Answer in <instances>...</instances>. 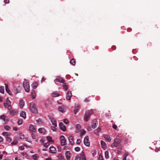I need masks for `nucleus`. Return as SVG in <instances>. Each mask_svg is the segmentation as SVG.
<instances>
[{
  "label": "nucleus",
  "instance_id": "nucleus-64",
  "mask_svg": "<svg viewBox=\"0 0 160 160\" xmlns=\"http://www.w3.org/2000/svg\"><path fill=\"white\" fill-rule=\"evenodd\" d=\"M89 100L88 98H86L84 99V101L85 102H89Z\"/></svg>",
  "mask_w": 160,
  "mask_h": 160
},
{
  "label": "nucleus",
  "instance_id": "nucleus-54",
  "mask_svg": "<svg viewBox=\"0 0 160 160\" xmlns=\"http://www.w3.org/2000/svg\"><path fill=\"white\" fill-rule=\"evenodd\" d=\"M129 153L128 152L126 153L124 155L123 158H127V157Z\"/></svg>",
  "mask_w": 160,
  "mask_h": 160
},
{
  "label": "nucleus",
  "instance_id": "nucleus-58",
  "mask_svg": "<svg viewBox=\"0 0 160 160\" xmlns=\"http://www.w3.org/2000/svg\"><path fill=\"white\" fill-rule=\"evenodd\" d=\"M80 156L82 157H83L85 156L84 153L83 152H82L80 154Z\"/></svg>",
  "mask_w": 160,
  "mask_h": 160
},
{
  "label": "nucleus",
  "instance_id": "nucleus-11",
  "mask_svg": "<svg viewBox=\"0 0 160 160\" xmlns=\"http://www.w3.org/2000/svg\"><path fill=\"white\" fill-rule=\"evenodd\" d=\"M59 126L60 129L62 131L65 132L66 131V127L64 125L62 122H60L59 123Z\"/></svg>",
  "mask_w": 160,
  "mask_h": 160
},
{
  "label": "nucleus",
  "instance_id": "nucleus-24",
  "mask_svg": "<svg viewBox=\"0 0 160 160\" xmlns=\"http://www.w3.org/2000/svg\"><path fill=\"white\" fill-rule=\"evenodd\" d=\"M101 143L102 146V148H103L104 149L106 148V145L105 142L104 141L101 140Z\"/></svg>",
  "mask_w": 160,
  "mask_h": 160
},
{
  "label": "nucleus",
  "instance_id": "nucleus-2",
  "mask_svg": "<svg viewBox=\"0 0 160 160\" xmlns=\"http://www.w3.org/2000/svg\"><path fill=\"white\" fill-rule=\"evenodd\" d=\"M92 110L87 111L85 114L84 117V120L85 122L88 121L89 119L90 116L92 114Z\"/></svg>",
  "mask_w": 160,
  "mask_h": 160
},
{
  "label": "nucleus",
  "instance_id": "nucleus-26",
  "mask_svg": "<svg viewBox=\"0 0 160 160\" xmlns=\"http://www.w3.org/2000/svg\"><path fill=\"white\" fill-rule=\"evenodd\" d=\"M71 153L69 151H67L66 152L65 154L67 158L68 159H70V155Z\"/></svg>",
  "mask_w": 160,
  "mask_h": 160
},
{
  "label": "nucleus",
  "instance_id": "nucleus-44",
  "mask_svg": "<svg viewBox=\"0 0 160 160\" xmlns=\"http://www.w3.org/2000/svg\"><path fill=\"white\" fill-rule=\"evenodd\" d=\"M21 155L22 156H25L26 158H27V157H28V155L26 152H22L21 153Z\"/></svg>",
  "mask_w": 160,
  "mask_h": 160
},
{
  "label": "nucleus",
  "instance_id": "nucleus-52",
  "mask_svg": "<svg viewBox=\"0 0 160 160\" xmlns=\"http://www.w3.org/2000/svg\"><path fill=\"white\" fill-rule=\"evenodd\" d=\"M76 128H77L79 129L80 128L81 126L79 124H77L76 125Z\"/></svg>",
  "mask_w": 160,
  "mask_h": 160
},
{
  "label": "nucleus",
  "instance_id": "nucleus-34",
  "mask_svg": "<svg viewBox=\"0 0 160 160\" xmlns=\"http://www.w3.org/2000/svg\"><path fill=\"white\" fill-rule=\"evenodd\" d=\"M0 92L2 94L4 93V88L2 86L0 87Z\"/></svg>",
  "mask_w": 160,
  "mask_h": 160
},
{
  "label": "nucleus",
  "instance_id": "nucleus-43",
  "mask_svg": "<svg viewBox=\"0 0 160 160\" xmlns=\"http://www.w3.org/2000/svg\"><path fill=\"white\" fill-rule=\"evenodd\" d=\"M6 141L8 142H10L12 141V139L10 137H7L6 138Z\"/></svg>",
  "mask_w": 160,
  "mask_h": 160
},
{
  "label": "nucleus",
  "instance_id": "nucleus-15",
  "mask_svg": "<svg viewBox=\"0 0 160 160\" xmlns=\"http://www.w3.org/2000/svg\"><path fill=\"white\" fill-rule=\"evenodd\" d=\"M73 137L72 136H70L69 137L68 140L70 144L72 145L74 144V142L73 141Z\"/></svg>",
  "mask_w": 160,
  "mask_h": 160
},
{
  "label": "nucleus",
  "instance_id": "nucleus-33",
  "mask_svg": "<svg viewBox=\"0 0 160 160\" xmlns=\"http://www.w3.org/2000/svg\"><path fill=\"white\" fill-rule=\"evenodd\" d=\"M32 158L34 160H37L36 159H37L38 158V155L35 154L32 156Z\"/></svg>",
  "mask_w": 160,
  "mask_h": 160
},
{
  "label": "nucleus",
  "instance_id": "nucleus-21",
  "mask_svg": "<svg viewBox=\"0 0 160 160\" xmlns=\"http://www.w3.org/2000/svg\"><path fill=\"white\" fill-rule=\"evenodd\" d=\"M101 128L98 127L94 131V133L97 135H98V133L101 132Z\"/></svg>",
  "mask_w": 160,
  "mask_h": 160
},
{
  "label": "nucleus",
  "instance_id": "nucleus-9",
  "mask_svg": "<svg viewBox=\"0 0 160 160\" xmlns=\"http://www.w3.org/2000/svg\"><path fill=\"white\" fill-rule=\"evenodd\" d=\"M98 125V122L97 119H94L92 122V127L93 129L95 128Z\"/></svg>",
  "mask_w": 160,
  "mask_h": 160
},
{
  "label": "nucleus",
  "instance_id": "nucleus-5",
  "mask_svg": "<svg viewBox=\"0 0 160 160\" xmlns=\"http://www.w3.org/2000/svg\"><path fill=\"white\" fill-rule=\"evenodd\" d=\"M83 142L85 145L87 146H89L90 142L88 136H86L84 138Z\"/></svg>",
  "mask_w": 160,
  "mask_h": 160
},
{
  "label": "nucleus",
  "instance_id": "nucleus-49",
  "mask_svg": "<svg viewBox=\"0 0 160 160\" xmlns=\"http://www.w3.org/2000/svg\"><path fill=\"white\" fill-rule=\"evenodd\" d=\"M49 144H50L49 142H47L46 143H45L44 144V147H47L49 145Z\"/></svg>",
  "mask_w": 160,
  "mask_h": 160
},
{
  "label": "nucleus",
  "instance_id": "nucleus-35",
  "mask_svg": "<svg viewBox=\"0 0 160 160\" xmlns=\"http://www.w3.org/2000/svg\"><path fill=\"white\" fill-rule=\"evenodd\" d=\"M10 134L11 133L10 132H4L2 133V135L5 136H9Z\"/></svg>",
  "mask_w": 160,
  "mask_h": 160
},
{
  "label": "nucleus",
  "instance_id": "nucleus-48",
  "mask_svg": "<svg viewBox=\"0 0 160 160\" xmlns=\"http://www.w3.org/2000/svg\"><path fill=\"white\" fill-rule=\"evenodd\" d=\"M64 122L66 124H67L68 123V121L67 119H65L63 120Z\"/></svg>",
  "mask_w": 160,
  "mask_h": 160
},
{
  "label": "nucleus",
  "instance_id": "nucleus-51",
  "mask_svg": "<svg viewBox=\"0 0 160 160\" xmlns=\"http://www.w3.org/2000/svg\"><path fill=\"white\" fill-rule=\"evenodd\" d=\"M86 132V131L84 130H82V131L81 132V136H82Z\"/></svg>",
  "mask_w": 160,
  "mask_h": 160
},
{
  "label": "nucleus",
  "instance_id": "nucleus-39",
  "mask_svg": "<svg viewBox=\"0 0 160 160\" xmlns=\"http://www.w3.org/2000/svg\"><path fill=\"white\" fill-rule=\"evenodd\" d=\"M18 141L17 140H14L13 141V142L11 143V144L12 145H15L17 144Z\"/></svg>",
  "mask_w": 160,
  "mask_h": 160
},
{
  "label": "nucleus",
  "instance_id": "nucleus-30",
  "mask_svg": "<svg viewBox=\"0 0 160 160\" xmlns=\"http://www.w3.org/2000/svg\"><path fill=\"white\" fill-rule=\"evenodd\" d=\"M21 89V87L20 86H18V88H16L15 89V91H16V94H17L19 92H20Z\"/></svg>",
  "mask_w": 160,
  "mask_h": 160
},
{
  "label": "nucleus",
  "instance_id": "nucleus-16",
  "mask_svg": "<svg viewBox=\"0 0 160 160\" xmlns=\"http://www.w3.org/2000/svg\"><path fill=\"white\" fill-rule=\"evenodd\" d=\"M104 138L105 139L109 142H110L111 140V139L110 137L108 135L104 134L103 135Z\"/></svg>",
  "mask_w": 160,
  "mask_h": 160
},
{
  "label": "nucleus",
  "instance_id": "nucleus-60",
  "mask_svg": "<svg viewBox=\"0 0 160 160\" xmlns=\"http://www.w3.org/2000/svg\"><path fill=\"white\" fill-rule=\"evenodd\" d=\"M9 0H4V2L5 3V4H7V3H9Z\"/></svg>",
  "mask_w": 160,
  "mask_h": 160
},
{
  "label": "nucleus",
  "instance_id": "nucleus-4",
  "mask_svg": "<svg viewBox=\"0 0 160 160\" xmlns=\"http://www.w3.org/2000/svg\"><path fill=\"white\" fill-rule=\"evenodd\" d=\"M23 87L27 92H29L30 91V86L29 82L25 81L23 83Z\"/></svg>",
  "mask_w": 160,
  "mask_h": 160
},
{
  "label": "nucleus",
  "instance_id": "nucleus-14",
  "mask_svg": "<svg viewBox=\"0 0 160 160\" xmlns=\"http://www.w3.org/2000/svg\"><path fill=\"white\" fill-rule=\"evenodd\" d=\"M39 132L42 134H45L46 132V130L44 128H40L38 129Z\"/></svg>",
  "mask_w": 160,
  "mask_h": 160
},
{
  "label": "nucleus",
  "instance_id": "nucleus-59",
  "mask_svg": "<svg viewBox=\"0 0 160 160\" xmlns=\"http://www.w3.org/2000/svg\"><path fill=\"white\" fill-rule=\"evenodd\" d=\"M8 106V110H9V111L11 110V109H12V108L11 105L8 106Z\"/></svg>",
  "mask_w": 160,
  "mask_h": 160
},
{
  "label": "nucleus",
  "instance_id": "nucleus-55",
  "mask_svg": "<svg viewBox=\"0 0 160 160\" xmlns=\"http://www.w3.org/2000/svg\"><path fill=\"white\" fill-rule=\"evenodd\" d=\"M19 148L20 150H23L24 148L23 146H20L19 147Z\"/></svg>",
  "mask_w": 160,
  "mask_h": 160
},
{
  "label": "nucleus",
  "instance_id": "nucleus-27",
  "mask_svg": "<svg viewBox=\"0 0 160 160\" xmlns=\"http://www.w3.org/2000/svg\"><path fill=\"white\" fill-rule=\"evenodd\" d=\"M80 108V106H78L75 108L74 110V113L75 114H76L78 112Z\"/></svg>",
  "mask_w": 160,
  "mask_h": 160
},
{
  "label": "nucleus",
  "instance_id": "nucleus-29",
  "mask_svg": "<svg viewBox=\"0 0 160 160\" xmlns=\"http://www.w3.org/2000/svg\"><path fill=\"white\" fill-rule=\"evenodd\" d=\"M6 117L4 115H2L0 117V118L3 120L4 122H7L8 120V119H5V118Z\"/></svg>",
  "mask_w": 160,
  "mask_h": 160
},
{
  "label": "nucleus",
  "instance_id": "nucleus-10",
  "mask_svg": "<svg viewBox=\"0 0 160 160\" xmlns=\"http://www.w3.org/2000/svg\"><path fill=\"white\" fill-rule=\"evenodd\" d=\"M72 96V94L70 91H68L66 93V99L68 100H71V97Z\"/></svg>",
  "mask_w": 160,
  "mask_h": 160
},
{
  "label": "nucleus",
  "instance_id": "nucleus-61",
  "mask_svg": "<svg viewBox=\"0 0 160 160\" xmlns=\"http://www.w3.org/2000/svg\"><path fill=\"white\" fill-rule=\"evenodd\" d=\"M48 118L51 121V120H53L54 119L52 118L51 116L49 115L48 116Z\"/></svg>",
  "mask_w": 160,
  "mask_h": 160
},
{
  "label": "nucleus",
  "instance_id": "nucleus-46",
  "mask_svg": "<svg viewBox=\"0 0 160 160\" xmlns=\"http://www.w3.org/2000/svg\"><path fill=\"white\" fill-rule=\"evenodd\" d=\"M24 138V136L23 134L21 133V135H20V139H23Z\"/></svg>",
  "mask_w": 160,
  "mask_h": 160
},
{
  "label": "nucleus",
  "instance_id": "nucleus-40",
  "mask_svg": "<svg viewBox=\"0 0 160 160\" xmlns=\"http://www.w3.org/2000/svg\"><path fill=\"white\" fill-rule=\"evenodd\" d=\"M47 139L48 141L49 142H50L52 141V138L51 137H50V136L47 137Z\"/></svg>",
  "mask_w": 160,
  "mask_h": 160
},
{
  "label": "nucleus",
  "instance_id": "nucleus-22",
  "mask_svg": "<svg viewBox=\"0 0 160 160\" xmlns=\"http://www.w3.org/2000/svg\"><path fill=\"white\" fill-rule=\"evenodd\" d=\"M52 97H57L60 96V94L58 93L57 91H55L52 93Z\"/></svg>",
  "mask_w": 160,
  "mask_h": 160
},
{
  "label": "nucleus",
  "instance_id": "nucleus-20",
  "mask_svg": "<svg viewBox=\"0 0 160 160\" xmlns=\"http://www.w3.org/2000/svg\"><path fill=\"white\" fill-rule=\"evenodd\" d=\"M20 116L23 118L24 119L26 118V113L25 112L22 111L20 113Z\"/></svg>",
  "mask_w": 160,
  "mask_h": 160
},
{
  "label": "nucleus",
  "instance_id": "nucleus-28",
  "mask_svg": "<svg viewBox=\"0 0 160 160\" xmlns=\"http://www.w3.org/2000/svg\"><path fill=\"white\" fill-rule=\"evenodd\" d=\"M52 124L55 127H56L57 126V122L56 120L54 119L53 120H51V121Z\"/></svg>",
  "mask_w": 160,
  "mask_h": 160
},
{
  "label": "nucleus",
  "instance_id": "nucleus-1",
  "mask_svg": "<svg viewBox=\"0 0 160 160\" xmlns=\"http://www.w3.org/2000/svg\"><path fill=\"white\" fill-rule=\"evenodd\" d=\"M30 109L32 113H37V109L35 104L34 102H31L30 104Z\"/></svg>",
  "mask_w": 160,
  "mask_h": 160
},
{
  "label": "nucleus",
  "instance_id": "nucleus-31",
  "mask_svg": "<svg viewBox=\"0 0 160 160\" xmlns=\"http://www.w3.org/2000/svg\"><path fill=\"white\" fill-rule=\"evenodd\" d=\"M4 105V106L6 107L8 106H10L11 105V102L10 101H8V102H4L3 103Z\"/></svg>",
  "mask_w": 160,
  "mask_h": 160
},
{
  "label": "nucleus",
  "instance_id": "nucleus-42",
  "mask_svg": "<svg viewBox=\"0 0 160 160\" xmlns=\"http://www.w3.org/2000/svg\"><path fill=\"white\" fill-rule=\"evenodd\" d=\"M81 157L78 155H77L75 157V160H81Z\"/></svg>",
  "mask_w": 160,
  "mask_h": 160
},
{
  "label": "nucleus",
  "instance_id": "nucleus-12",
  "mask_svg": "<svg viewBox=\"0 0 160 160\" xmlns=\"http://www.w3.org/2000/svg\"><path fill=\"white\" fill-rule=\"evenodd\" d=\"M58 110L62 113L65 112L66 110V108L65 107L63 106H61L58 107Z\"/></svg>",
  "mask_w": 160,
  "mask_h": 160
},
{
  "label": "nucleus",
  "instance_id": "nucleus-47",
  "mask_svg": "<svg viewBox=\"0 0 160 160\" xmlns=\"http://www.w3.org/2000/svg\"><path fill=\"white\" fill-rule=\"evenodd\" d=\"M51 129L53 131H56V128H55V126H51Z\"/></svg>",
  "mask_w": 160,
  "mask_h": 160
},
{
  "label": "nucleus",
  "instance_id": "nucleus-17",
  "mask_svg": "<svg viewBox=\"0 0 160 160\" xmlns=\"http://www.w3.org/2000/svg\"><path fill=\"white\" fill-rule=\"evenodd\" d=\"M31 95L33 99H34L35 98L36 93L35 90L33 89L31 91Z\"/></svg>",
  "mask_w": 160,
  "mask_h": 160
},
{
  "label": "nucleus",
  "instance_id": "nucleus-41",
  "mask_svg": "<svg viewBox=\"0 0 160 160\" xmlns=\"http://www.w3.org/2000/svg\"><path fill=\"white\" fill-rule=\"evenodd\" d=\"M4 128L5 129L7 130H9L10 129V127L8 125L4 126Z\"/></svg>",
  "mask_w": 160,
  "mask_h": 160
},
{
  "label": "nucleus",
  "instance_id": "nucleus-57",
  "mask_svg": "<svg viewBox=\"0 0 160 160\" xmlns=\"http://www.w3.org/2000/svg\"><path fill=\"white\" fill-rule=\"evenodd\" d=\"M116 48V47L115 46H114V45H113V46H112V49L114 50H115Z\"/></svg>",
  "mask_w": 160,
  "mask_h": 160
},
{
  "label": "nucleus",
  "instance_id": "nucleus-45",
  "mask_svg": "<svg viewBox=\"0 0 160 160\" xmlns=\"http://www.w3.org/2000/svg\"><path fill=\"white\" fill-rule=\"evenodd\" d=\"M75 150L76 152H78L80 150V148L79 147H76L75 148Z\"/></svg>",
  "mask_w": 160,
  "mask_h": 160
},
{
  "label": "nucleus",
  "instance_id": "nucleus-32",
  "mask_svg": "<svg viewBox=\"0 0 160 160\" xmlns=\"http://www.w3.org/2000/svg\"><path fill=\"white\" fill-rule=\"evenodd\" d=\"M105 157L106 158H109V152L106 151L105 152Z\"/></svg>",
  "mask_w": 160,
  "mask_h": 160
},
{
  "label": "nucleus",
  "instance_id": "nucleus-38",
  "mask_svg": "<svg viewBox=\"0 0 160 160\" xmlns=\"http://www.w3.org/2000/svg\"><path fill=\"white\" fill-rule=\"evenodd\" d=\"M63 88L66 90H67L68 89V85H66V83H65L63 85Z\"/></svg>",
  "mask_w": 160,
  "mask_h": 160
},
{
  "label": "nucleus",
  "instance_id": "nucleus-36",
  "mask_svg": "<svg viewBox=\"0 0 160 160\" xmlns=\"http://www.w3.org/2000/svg\"><path fill=\"white\" fill-rule=\"evenodd\" d=\"M70 63L73 65H74L75 64V60L73 58L70 61Z\"/></svg>",
  "mask_w": 160,
  "mask_h": 160
},
{
  "label": "nucleus",
  "instance_id": "nucleus-62",
  "mask_svg": "<svg viewBox=\"0 0 160 160\" xmlns=\"http://www.w3.org/2000/svg\"><path fill=\"white\" fill-rule=\"evenodd\" d=\"M13 130L14 131H17L18 130V128L16 127H13Z\"/></svg>",
  "mask_w": 160,
  "mask_h": 160
},
{
  "label": "nucleus",
  "instance_id": "nucleus-50",
  "mask_svg": "<svg viewBox=\"0 0 160 160\" xmlns=\"http://www.w3.org/2000/svg\"><path fill=\"white\" fill-rule=\"evenodd\" d=\"M76 143L78 144H79L81 143V140L80 139H78Z\"/></svg>",
  "mask_w": 160,
  "mask_h": 160
},
{
  "label": "nucleus",
  "instance_id": "nucleus-23",
  "mask_svg": "<svg viewBox=\"0 0 160 160\" xmlns=\"http://www.w3.org/2000/svg\"><path fill=\"white\" fill-rule=\"evenodd\" d=\"M24 102L23 100H21L19 102V105L21 108H22L24 106Z\"/></svg>",
  "mask_w": 160,
  "mask_h": 160
},
{
  "label": "nucleus",
  "instance_id": "nucleus-8",
  "mask_svg": "<svg viewBox=\"0 0 160 160\" xmlns=\"http://www.w3.org/2000/svg\"><path fill=\"white\" fill-rule=\"evenodd\" d=\"M60 139H61V144L62 146L65 145L66 144V140L65 138V137L63 136L62 135L60 136Z\"/></svg>",
  "mask_w": 160,
  "mask_h": 160
},
{
  "label": "nucleus",
  "instance_id": "nucleus-3",
  "mask_svg": "<svg viewBox=\"0 0 160 160\" xmlns=\"http://www.w3.org/2000/svg\"><path fill=\"white\" fill-rule=\"evenodd\" d=\"M121 142V141L120 139L116 138L114 140V142L111 145V147L112 148H113L119 146Z\"/></svg>",
  "mask_w": 160,
  "mask_h": 160
},
{
  "label": "nucleus",
  "instance_id": "nucleus-13",
  "mask_svg": "<svg viewBox=\"0 0 160 160\" xmlns=\"http://www.w3.org/2000/svg\"><path fill=\"white\" fill-rule=\"evenodd\" d=\"M5 89L6 92L10 95H12V93L11 92L10 90L8 88V84H5Z\"/></svg>",
  "mask_w": 160,
  "mask_h": 160
},
{
  "label": "nucleus",
  "instance_id": "nucleus-19",
  "mask_svg": "<svg viewBox=\"0 0 160 160\" xmlns=\"http://www.w3.org/2000/svg\"><path fill=\"white\" fill-rule=\"evenodd\" d=\"M9 112L11 115L12 116H15L17 114L18 112L15 110H10Z\"/></svg>",
  "mask_w": 160,
  "mask_h": 160
},
{
  "label": "nucleus",
  "instance_id": "nucleus-37",
  "mask_svg": "<svg viewBox=\"0 0 160 160\" xmlns=\"http://www.w3.org/2000/svg\"><path fill=\"white\" fill-rule=\"evenodd\" d=\"M23 120L22 119H19L18 120V125H21L22 123Z\"/></svg>",
  "mask_w": 160,
  "mask_h": 160
},
{
  "label": "nucleus",
  "instance_id": "nucleus-25",
  "mask_svg": "<svg viewBox=\"0 0 160 160\" xmlns=\"http://www.w3.org/2000/svg\"><path fill=\"white\" fill-rule=\"evenodd\" d=\"M38 85V83L37 82H34L32 85V87L33 89H36Z\"/></svg>",
  "mask_w": 160,
  "mask_h": 160
},
{
  "label": "nucleus",
  "instance_id": "nucleus-6",
  "mask_svg": "<svg viewBox=\"0 0 160 160\" xmlns=\"http://www.w3.org/2000/svg\"><path fill=\"white\" fill-rule=\"evenodd\" d=\"M65 81L63 78L59 76H58L56 77V79L54 80V82H59L61 83H64Z\"/></svg>",
  "mask_w": 160,
  "mask_h": 160
},
{
  "label": "nucleus",
  "instance_id": "nucleus-7",
  "mask_svg": "<svg viewBox=\"0 0 160 160\" xmlns=\"http://www.w3.org/2000/svg\"><path fill=\"white\" fill-rule=\"evenodd\" d=\"M29 130L32 132H35L36 131V128L35 126L32 124H30L29 127Z\"/></svg>",
  "mask_w": 160,
  "mask_h": 160
},
{
  "label": "nucleus",
  "instance_id": "nucleus-56",
  "mask_svg": "<svg viewBox=\"0 0 160 160\" xmlns=\"http://www.w3.org/2000/svg\"><path fill=\"white\" fill-rule=\"evenodd\" d=\"M32 138L33 139H36V136L34 134L32 133L31 135Z\"/></svg>",
  "mask_w": 160,
  "mask_h": 160
},
{
  "label": "nucleus",
  "instance_id": "nucleus-18",
  "mask_svg": "<svg viewBox=\"0 0 160 160\" xmlns=\"http://www.w3.org/2000/svg\"><path fill=\"white\" fill-rule=\"evenodd\" d=\"M56 150V148L53 147L52 146H51L50 148L49 152L52 153H54L55 152L54 151Z\"/></svg>",
  "mask_w": 160,
  "mask_h": 160
},
{
  "label": "nucleus",
  "instance_id": "nucleus-53",
  "mask_svg": "<svg viewBox=\"0 0 160 160\" xmlns=\"http://www.w3.org/2000/svg\"><path fill=\"white\" fill-rule=\"evenodd\" d=\"M112 128H113L115 129L116 130L117 128V125H116V124H114L112 126Z\"/></svg>",
  "mask_w": 160,
  "mask_h": 160
},
{
  "label": "nucleus",
  "instance_id": "nucleus-63",
  "mask_svg": "<svg viewBox=\"0 0 160 160\" xmlns=\"http://www.w3.org/2000/svg\"><path fill=\"white\" fill-rule=\"evenodd\" d=\"M81 159L82 160H86L85 158V156L81 157Z\"/></svg>",
  "mask_w": 160,
  "mask_h": 160
}]
</instances>
